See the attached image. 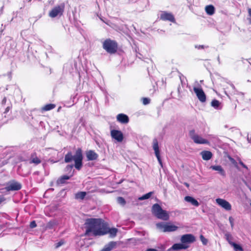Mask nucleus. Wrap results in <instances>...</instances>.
I'll use <instances>...</instances> for the list:
<instances>
[{"mask_svg":"<svg viewBox=\"0 0 251 251\" xmlns=\"http://www.w3.org/2000/svg\"><path fill=\"white\" fill-rule=\"evenodd\" d=\"M86 235L92 234L94 236L103 235V229L105 224L100 219H87L85 223Z\"/></svg>","mask_w":251,"mask_h":251,"instance_id":"nucleus-1","label":"nucleus"},{"mask_svg":"<svg viewBox=\"0 0 251 251\" xmlns=\"http://www.w3.org/2000/svg\"><path fill=\"white\" fill-rule=\"evenodd\" d=\"M82 154L81 149H78L76 150L75 155H73L71 151L68 152L65 156L64 161L66 163H69L73 160L75 161V167L80 170L82 166Z\"/></svg>","mask_w":251,"mask_h":251,"instance_id":"nucleus-2","label":"nucleus"},{"mask_svg":"<svg viewBox=\"0 0 251 251\" xmlns=\"http://www.w3.org/2000/svg\"><path fill=\"white\" fill-rule=\"evenodd\" d=\"M152 212L158 219L164 221H167L169 219L168 213L161 208L157 203L153 205L152 207Z\"/></svg>","mask_w":251,"mask_h":251,"instance_id":"nucleus-3","label":"nucleus"},{"mask_svg":"<svg viewBox=\"0 0 251 251\" xmlns=\"http://www.w3.org/2000/svg\"><path fill=\"white\" fill-rule=\"evenodd\" d=\"M102 47L108 53L113 54L117 51L118 45L116 41L107 39L103 42Z\"/></svg>","mask_w":251,"mask_h":251,"instance_id":"nucleus-4","label":"nucleus"},{"mask_svg":"<svg viewBox=\"0 0 251 251\" xmlns=\"http://www.w3.org/2000/svg\"><path fill=\"white\" fill-rule=\"evenodd\" d=\"M156 226L158 229L164 232L175 231L178 228L177 226L174 225L164 222L158 223L156 224Z\"/></svg>","mask_w":251,"mask_h":251,"instance_id":"nucleus-5","label":"nucleus"},{"mask_svg":"<svg viewBox=\"0 0 251 251\" xmlns=\"http://www.w3.org/2000/svg\"><path fill=\"white\" fill-rule=\"evenodd\" d=\"M189 135L194 143L198 144H208L209 142L207 140L203 138L201 136L195 133L194 130H190Z\"/></svg>","mask_w":251,"mask_h":251,"instance_id":"nucleus-6","label":"nucleus"},{"mask_svg":"<svg viewBox=\"0 0 251 251\" xmlns=\"http://www.w3.org/2000/svg\"><path fill=\"white\" fill-rule=\"evenodd\" d=\"M64 8V3H61L59 5L55 6L50 12V17L51 18H55L58 16H61L63 14Z\"/></svg>","mask_w":251,"mask_h":251,"instance_id":"nucleus-7","label":"nucleus"},{"mask_svg":"<svg viewBox=\"0 0 251 251\" xmlns=\"http://www.w3.org/2000/svg\"><path fill=\"white\" fill-rule=\"evenodd\" d=\"M111 136L112 138L116 140L118 142H121L124 139L123 133L118 130L113 129L110 132Z\"/></svg>","mask_w":251,"mask_h":251,"instance_id":"nucleus-8","label":"nucleus"},{"mask_svg":"<svg viewBox=\"0 0 251 251\" xmlns=\"http://www.w3.org/2000/svg\"><path fill=\"white\" fill-rule=\"evenodd\" d=\"M216 202L219 206L224 208L226 210L228 211L231 209V204L229 202L224 199L221 198L216 199Z\"/></svg>","mask_w":251,"mask_h":251,"instance_id":"nucleus-9","label":"nucleus"},{"mask_svg":"<svg viewBox=\"0 0 251 251\" xmlns=\"http://www.w3.org/2000/svg\"><path fill=\"white\" fill-rule=\"evenodd\" d=\"M194 91L196 94L198 99L202 102L206 100V96L201 88L194 87Z\"/></svg>","mask_w":251,"mask_h":251,"instance_id":"nucleus-10","label":"nucleus"},{"mask_svg":"<svg viewBox=\"0 0 251 251\" xmlns=\"http://www.w3.org/2000/svg\"><path fill=\"white\" fill-rule=\"evenodd\" d=\"M118 231V230L117 228L115 227L109 228L105 225L103 232V235L108 233L110 237L113 238L116 236Z\"/></svg>","mask_w":251,"mask_h":251,"instance_id":"nucleus-11","label":"nucleus"},{"mask_svg":"<svg viewBox=\"0 0 251 251\" xmlns=\"http://www.w3.org/2000/svg\"><path fill=\"white\" fill-rule=\"evenodd\" d=\"M153 149L154 151V153L160 165L162 167V162L161 160L160 156V152L158 147V141L156 139H154L153 140Z\"/></svg>","mask_w":251,"mask_h":251,"instance_id":"nucleus-12","label":"nucleus"},{"mask_svg":"<svg viewBox=\"0 0 251 251\" xmlns=\"http://www.w3.org/2000/svg\"><path fill=\"white\" fill-rule=\"evenodd\" d=\"M196 239L194 235L191 234L183 235L181 237V242L184 244H189L194 242Z\"/></svg>","mask_w":251,"mask_h":251,"instance_id":"nucleus-13","label":"nucleus"},{"mask_svg":"<svg viewBox=\"0 0 251 251\" xmlns=\"http://www.w3.org/2000/svg\"><path fill=\"white\" fill-rule=\"evenodd\" d=\"M160 19L163 21H169L172 22H175L174 16L169 13L163 12L160 15Z\"/></svg>","mask_w":251,"mask_h":251,"instance_id":"nucleus-14","label":"nucleus"},{"mask_svg":"<svg viewBox=\"0 0 251 251\" xmlns=\"http://www.w3.org/2000/svg\"><path fill=\"white\" fill-rule=\"evenodd\" d=\"M117 120L122 124H126L128 123L129 118L126 115L121 113L117 115Z\"/></svg>","mask_w":251,"mask_h":251,"instance_id":"nucleus-15","label":"nucleus"},{"mask_svg":"<svg viewBox=\"0 0 251 251\" xmlns=\"http://www.w3.org/2000/svg\"><path fill=\"white\" fill-rule=\"evenodd\" d=\"M210 168L214 171H217L223 177H225L226 176V172L220 165H212L210 166Z\"/></svg>","mask_w":251,"mask_h":251,"instance_id":"nucleus-16","label":"nucleus"},{"mask_svg":"<svg viewBox=\"0 0 251 251\" xmlns=\"http://www.w3.org/2000/svg\"><path fill=\"white\" fill-rule=\"evenodd\" d=\"M118 243L115 241H111L109 242L107 244L105 245L104 247V250L106 251H111L112 250L116 248Z\"/></svg>","mask_w":251,"mask_h":251,"instance_id":"nucleus-17","label":"nucleus"},{"mask_svg":"<svg viewBox=\"0 0 251 251\" xmlns=\"http://www.w3.org/2000/svg\"><path fill=\"white\" fill-rule=\"evenodd\" d=\"M86 156L88 160H94L97 159L98 155L93 151H89L86 153Z\"/></svg>","mask_w":251,"mask_h":251,"instance_id":"nucleus-18","label":"nucleus"},{"mask_svg":"<svg viewBox=\"0 0 251 251\" xmlns=\"http://www.w3.org/2000/svg\"><path fill=\"white\" fill-rule=\"evenodd\" d=\"M201 155L204 160H209L212 157V153L210 151H202L201 152Z\"/></svg>","mask_w":251,"mask_h":251,"instance_id":"nucleus-19","label":"nucleus"},{"mask_svg":"<svg viewBox=\"0 0 251 251\" xmlns=\"http://www.w3.org/2000/svg\"><path fill=\"white\" fill-rule=\"evenodd\" d=\"M22 187L21 184L17 182H14L10 184L9 186L8 187V189L9 190H19Z\"/></svg>","mask_w":251,"mask_h":251,"instance_id":"nucleus-20","label":"nucleus"},{"mask_svg":"<svg viewBox=\"0 0 251 251\" xmlns=\"http://www.w3.org/2000/svg\"><path fill=\"white\" fill-rule=\"evenodd\" d=\"M184 200L186 201L191 203L193 205L195 206H198L199 205V202L191 196H186L184 198Z\"/></svg>","mask_w":251,"mask_h":251,"instance_id":"nucleus-21","label":"nucleus"},{"mask_svg":"<svg viewBox=\"0 0 251 251\" xmlns=\"http://www.w3.org/2000/svg\"><path fill=\"white\" fill-rule=\"evenodd\" d=\"M188 247V246L186 245V244H184L181 243L174 244L172 246V249L174 250H178L181 249H186Z\"/></svg>","mask_w":251,"mask_h":251,"instance_id":"nucleus-22","label":"nucleus"},{"mask_svg":"<svg viewBox=\"0 0 251 251\" xmlns=\"http://www.w3.org/2000/svg\"><path fill=\"white\" fill-rule=\"evenodd\" d=\"M205 10L206 13L209 15H212L215 13V8L212 5H207Z\"/></svg>","mask_w":251,"mask_h":251,"instance_id":"nucleus-23","label":"nucleus"},{"mask_svg":"<svg viewBox=\"0 0 251 251\" xmlns=\"http://www.w3.org/2000/svg\"><path fill=\"white\" fill-rule=\"evenodd\" d=\"M29 163L30 164L34 163L37 165L41 163V160L34 154H32L31 156Z\"/></svg>","mask_w":251,"mask_h":251,"instance_id":"nucleus-24","label":"nucleus"},{"mask_svg":"<svg viewBox=\"0 0 251 251\" xmlns=\"http://www.w3.org/2000/svg\"><path fill=\"white\" fill-rule=\"evenodd\" d=\"M55 105L54 104H48L45 105L42 108V109L44 111H49L55 108Z\"/></svg>","mask_w":251,"mask_h":251,"instance_id":"nucleus-25","label":"nucleus"},{"mask_svg":"<svg viewBox=\"0 0 251 251\" xmlns=\"http://www.w3.org/2000/svg\"><path fill=\"white\" fill-rule=\"evenodd\" d=\"M86 195L85 192H79L75 194V198L76 199L83 200Z\"/></svg>","mask_w":251,"mask_h":251,"instance_id":"nucleus-26","label":"nucleus"},{"mask_svg":"<svg viewBox=\"0 0 251 251\" xmlns=\"http://www.w3.org/2000/svg\"><path fill=\"white\" fill-rule=\"evenodd\" d=\"M70 176L65 175L61 176L58 180V183L60 184H63L65 182L66 180L69 179Z\"/></svg>","mask_w":251,"mask_h":251,"instance_id":"nucleus-27","label":"nucleus"},{"mask_svg":"<svg viewBox=\"0 0 251 251\" xmlns=\"http://www.w3.org/2000/svg\"><path fill=\"white\" fill-rule=\"evenodd\" d=\"M152 193H153V192H150L147 194H146L144 195L143 196H142V197H140L139 198V200L140 201H142V200L148 199L149 198H150L151 197Z\"/></svg>","mask_w":251,"mask_h":251,"instance_id":"nucleus-28","label":"nucleus"},{"mask_svg":"<svg viewBox=\"0 0 251 251\" xmlns=\"http://www.w3.org/2000/svg\"><path fill=\"white\" fill-rule=\"evenodd\" d=\"M229 244L234 247V249L237 251V250H239L240 251H243V249L242 247L239 246V245L232 242H229Z\"/></svg>","mask_w":251,"mask_h":251,"instance_id":"nucleus-29","label":"nucleus"},{"mask_svg":"<svg viewBox=\"0 0 251 251\" xmlns=\"http://www.w3.org/2000/svg\"><path fill=\"white\" fill-rule=\"evenodd\" d=\"M220 104V102L219 101L216 100H213L211 102V106L216 109L218 108Z\"/></svg>","mask_w":251,"mask_h":251,"instance_id":"nucleus-30","label":"nucleus"},{"mask_svg":"<svg viewBox=\"0 0 251 251\" xmlns=\"http://www.w3.org/2000/svg\"><path fill=\"white\" fill-rule=\"evenodd\" d=\"M55 225H56V222L55 221H50L47 224L46 227L47 228L52 229Z\"/></svg>","mask_w":251,"mask_h":251,"instance_id":"nucleus-31","label":"nucleus"},{"mask_svg":"<svg viewBox=\"0 0 251 251\" xmlns=\"http://www.w3.org/2000/svg\"><path fill=\"white\" fill-rule=\"evenodd\" d=\"M117 202L122 205H124L126 204L125 200L123 197H121L117 198Z\"/></svg>","mask_w":251,"mask_h":251,"instance_id":"nucleus-32","label":"nucleus"},{"mask_svg":"<svg viewBox=\"0 0 251 251\" xmlns=\"http://www.w3.org/2000/svg\"><path fill=\"white\" fill-rule=\"evenodd\" d=\"M200 239L202 244L204 245H206L207 243V240L202 235L200 236Z\"/></svg>","mask_w":251,"mask_h":251,"instance_id":"nucleus-33","label":"nucleus"},{"mask_svg":"<svg viewBox=\"0 0 251 251\" xmlns=\"http://www.w3.org/2000/svg\"><path fill=\"white\" fill-rule=\"evenodd\" d=\"M142 102L144 105H147L150 102V99L147 98H144L142 99Z\"/></svg>","mask_w":251,"mask_h":251,"instance_id":"nucleus-34","label":"nucleus"},{"mask_svg":"<svg viewBox=\"0 0 251 251\" xmlns=\"http://www.w3.org/2000/svg\"><path fill=\"white\" fill-rule=\"evenodd\" d=\"M225 236H226V239L227 240V241L229 243V242H231V240L232 239V236L231 234H230L229 233H226L225 234Z\"/></svg>","mask_w":251,"mask_h":251,"instance_id":"nucleus-35","label":"nucleus"},{"mask_svg":"<svg viewBox=\"0 0 251 251\" xmlns=\"http://www.w3.org/2000/svg\"><path fill=\"white\" fill-rule=\"evenodd\" d=\"M195 48L198 49V50H201V49H204L205 48H208V46H205L204 45H195Z\"/></svg>","mask_w":251,"mask_h":251,"instance_id":"nucleus-36","label":"nucleus"},{"mask_svg":"<svg viewBox=\"0 0 251 251\" xmlns=\"http://www.w3.org/2000/svg\"><path fill=\"white\" fill-rule=\"evenodd\" d=\"M73 167H74L73 165H67L65 168V171L66 172L71 171Z\"/></svg>","mask_w":251,"mask_h":251,"instance_id":"nucleus-37","label":"nucleus"},{"mask_svg":"<svg viewBox=\"0 0 251 251\" xmlns=\"http://www.w3.org/2000/svg\"><path fill=\"white\" fill-rule=\"evenodd\" d=\"M229 221L231 227L233 228V227L234 226V219H233V218L232 217H229Z\"/></svg>","mask_w":251,"mask_h":251,"instance_id":"nucleus-38","label":"nucleus"},{"mask_svg":"<svg viewBox=\"0 0 251 251\" xmlns=\"http://www.w3.org/2000/svg\"><path fill=\"white\" fill-rule=\"evenodd\" d=\"M37 226L36 222L34 221H32L30 224V228H34Z\"/></svg>","mask_w":251,"mask_h":251,"instance_id":"nucleus-39","label":"nucleus"},{"mask_svg":"<svg viewBox=\"0 0 251 251\" xmlns=\"http://www.w3.org/2000/svg\"><path fill=\"white\" fill-rule=\"evenodd\" d=\"M239 163L245 169L248 170V167L241 160L239 161Z\"/></svg>","mask_w":251,"mask_h":251,"instance_id":"nucleus-40","label":"nucleus"},{"mask_svg":"<svg viewBox=\"0 0 251 251\" xmlns=\"http://www.w3.org/2000/svg\"><path fill=\"white\" fill-rule=\"evenodd\" d=\"M64 242L63 241H60L56 244V248H58L61 246L63 244Z\"/></svg>","mask_w":251,"mask_h":251,"instance_id":"nucleus-41","label":"nucleus"},{"mask_svg":"<svg viewBox=\"0 0 251 251\" xmlns=\"http://www.w3.org/2000/svg\"><path fill=\"white\" fill-rule=\"evenodd\" d=\"M248 12H249V15L250 17H251V19L250 20V23L251 24V8H249L248 9Z\"/></svg>","mask_w":251,"mask_h":251,"instance_id":"nucleus-42","label":"nucleus"},{"mask_svg":"<svg viewBox=\"0 0 251 251\" xmlns=\"http://www.w3.org/2000/svg\"><path fill=\"white\" fill-rule=\"evenodd\" d=\"M6 97H4L1 103H2V104H5V103H6Z\"/></svg>","mask_w":251,"mask_h":251,"instance_id":"nucleus-43","label":"nucleus"},{"mask_svg":"<svg viewBox=\"0 0 251 251\" xmlns=\"http://www.w3.org/2000/svg\"><path fill=\"white\" fill-rule=\"evenodd\" d=\"M5 200L3 196H0V203Z\"/></svg>","mask_w":251,"mask_h":251,"instance_id":"nucleus-44","label":"nucleus"},{"mask_svg":"<svg viewBox=\"0 0 251 251\" xmlns=\"http://www.w3.org/2000/svg\"><path fill=\"white\" fill-rule=\"evenodd\" d=\"M146 251H158L154 249H148Z\"/></svg>","mask_w":251,"mask_h":251,"instance_id":"nucleus-45","label":"nucleus"},{"mask_svg":"<svg viewBox=\"0 0 251 251\" xmlns=\"http://www.w3.org/2000/svg\"><path fill=\"white\" fill-rule=\"evenodd\" d=\"M9 107H7L6 109H5V113H7L9 111Z\"/></svg>","mask_w":251,"mask_h":251,"instance_id":"nucleus-46","label":"nucleus"},{"mask_svg":"<svg viewBox=\"0 0 251 251\" xmlns=\"http://www.w3.org/2000/svg\"><path fill=\"white\" fill-rule=\"evenodd\" d=\"M213 138L214 139V140H218L217 138L216 137H213Z\"/></svg>","mask_w":251,"mask_h":251,"instance_id":"nucleus-47","label":"nucleus"},{"mask_svg":"<svg viewBox=\"0 0 251 251\" xmlns=\"http://www.w3.org/2000/svg\"><path fill=\"white\" fill-rule=\"evenodd\" d=\"M185 185H186V186L187 187H188V186H189V185H188L187 183H186V184H185Z\"/></svg>","mask_w":251,"mask_h":251,"instance_id":"nucleus-48","label":"nucleus"},{"mask_svg":"<svg viewBox=\"0 0 251 251\" xmlns=\"http://www.w3.org/2000/svg\"><path fill=\"white\" fill-rule=\"evenodd\" d=\"M101 251H106L104 249H103Z\"/></svg>","mask_w":251,"mask_h":251,"instance_id":"nucleus-49","label":"nucleus"}]
</instances>
